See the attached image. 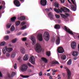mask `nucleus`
Listing matches in <instances>:
<instances>
[{
  "label": "nucleus",
  "mask_w": 79,
  "mask_h": 79,
  "mask_svg": "<svg viewBox=\"0 0 79 79\" xmlns=\"http://www.w3.org/2000/svg\"><path fill=\"white\" fill-rule=\"evenodd\" d=\"M54 10L55 12L57 13H61L62 11H63V12H64V13H66L67 11H68V12H69V10L67 8H66L65 7H64V8L61 7L60 9L54 8Z\"/></svg>",
  "instance_id": "f257e3e1"
},
{
  "label": "nucleus",
  "mask_w": 79,
  "mask_h": 79,
  "mask_svg": "<svg viewBox=\"0 0 79 79\" xmlns=\"http://www.w3.org/2000/svg\"><path fill=\"white\" fill-rule=\"evenodd\" d=\"M35 50L37 53H40L42 50V48L40 47V46L39 44L37 43L35 47Z\"/></svg>",
  "instance_id": "f03ea898"
},
{
  "label": "nucleus",
  "mask_w": 79,
  "mask_h": 79,
  "mask_svg": "<svg viewBox=\"0 0 79 79\" xmlns=\"http://www.w3.org/2000/svg\"><path fill=\"white\" fill-rule=\"evenodd\" d=\"M43 36L44 39L46 41H48V40L50 39V34H49V33L47 32L44 33Z\"/></svg>",
  "instance_id": "7ed1b4c3"
},
{
  "label": "nucleus",
  "mask_w": 79,
  "mask_h": 79,
  "mask_svg": "<svg viewBox=\"0 0 79 79\" xmlns=\"http://www.w3.org/2000/svg\"><path fill=\"white\" fill-rule=\"evenodd\" d=\"M65 69L67 71V79H71V73L70 70H69L68 68H67V67H65Z\"/></svg>",
  "instance_id": "20e7f679"
},
{
  "label": "nucleus",
  "mask_w": 79,
  "mask_h": 79,
  "mask_svg": "<svg viewBox=\"0 0 79 79\" xmlns=\"http://www.w3.org/2000/svg\"><path fill=\"white\" fill-rule=\"evenodd\" d=\"M64 30L67 32V33H69L71 35H74V33L72 31L70 30V29L68 28L66 26H64Z\"/></svg>",
  "instance_id": "39448f33"
},
{
  "label": "nucleus",
  "mask_w": 79,
  "mask_h": 79,
  "mask_svg": "<svg viewBox=\"0 0 79 79\" xmlns=\"http://www.w3.org/2000/svg\"><path fill=\"white\" fill-rule=\"evenodd\" d=\"M28 69V67L27 66H26L25 65H23L22 66L20 67V70L22 72H24L27 71V70Z\"/></svg>",
  "instance_id": "423d86ee"
},
{
  "label": "nucleus",
  "mask_w": 79,
  "mask_h": 79,
  "mask_svg": "<svg viewBox=\"0 0 79 79\" xmlns=\"http://www.w3.org/2000/svg\"><path fill=\"white\" fill-rule=\"evenodd\" d=\"M47 3V2L46 0H41L40 1V4L43 6H45Z\"/></svg>",
  "instance_id": "0eeeda50"
},
{
  "label": "nucleus",
  "mask_w": 79,
  "mask_h": 79,
  "mask_svg": "<svg viewBox=\"0 0 79 79\" xmlns=\"http://www.w3.org/2000/svg\"><path fill=\"white\" fill-rule=\"evenodd\" d=\"M57 52L59 53H63L64 51L62 47H59L57 48Z\"/></svg>",
  "instance_id": "6e6552de"
},
{
  "label": "nucleus",
  "mask_w": 79,
  "mask_h": 79,
  "mask_svg": "<svg viewBox=\"0 0 79 79\" xmlns=\"http://www.w3.org/2000/svg\"><path fill=\"white\" fill-rule=\"evenodd\" d=\"M30 62H31L33 64H35V58L34 57L32 56L29 59Z\"/></svg>",
  "instance_id": "1a4fd4ad"
},
{
  "label": "nucleus",
  "mask_w": 79,
  "mask_h": 79,
  "mask_svg": "<svg viewBox=\"0 0 79 79\" xmlns=\"http://www.w3.org/2000/svg\"><path fill=\"white\" fill-rule=\"evenodd\" d=\"M14 5H15L16 6H19L20 5H21V4H20V2H19V1L18 0H15V1H14Z\"/></svg>",
  "instance_id": "9d476101"
},
{
  "label": "nucleus",
  "mask_w": 79,
  "mask_h": 79,
  "mask_svg": "<svg viewBox=\"0 0 79 79\" xmlns=\"http://www.w3.org/2000/svg\"><path fill=\"white\" fill-rule=\"evenodd\" d=\"M31 40L32 41V45H35L36 42V39L34 36H31Z\"/></svg>",
  "instance_id": "9b49d317"
},
{
  "label": "nucleus",
  "mask_w": 79,
  "mask_h": 79,
  "mask_svg": "<svg viewBox=\"0 0 79 79\" xmlns=\"http://www.w3.org/2000/svg\"><path fill=\"white\" fill-rule=\"evenodd\" d=\"M51 64L52 66H55V64H59V62L56 60H54L52 61L51 62Z\"/></svg>",
  "instance_id": "f8f14e48"
},
{
  "label": "nucleus",
  "mask_w": 79,
  "mask_h": 79,
  "mask_svg": "<svg viewBox=\"0 0 79 79\" xmlns=\"http://www.w3.org/2000/svg\"><path fill=\"white\" fill-rule=\"evenodd\" d=\"M37 38L40 41H42L43 40V37H42V35L40 34L38 35Z\"/></svg>",
  "instance_id": "ddd939ff"
},
{
  "label": "nucleus",
  "mask_w": 79,
  "mask_h": 79,
  "mask_svg": "<svg viewBox=\"0 0 79 79\" xmlns=\"http://www.w3.org/2000/svg\"><path fill=\"white\" fill-rule=\"evenodd\" d=\"M76 43L74 42H73L71 44V47L73 49H75L76 48Z\"/></svg>",
  "instance_id": "4468645a"
},
{
  "label": "nucleus",
  "mask_w": 79,
  "mask_h": 79,
  "mask_svg": "<svg viewBox=\"0 0 79 79\" xmlns=\"http://www.w3.org/2000/svg\"><path fill=\"white\" fill-rule=\"evenodd\" d=\"M60 43V37H57L56 39V45H59V44Z\"/></svg>",
  "instance_id": "2eb2a0df"
},
{
  "label": "nucleus",
  "mask_w": 79,
  "mask_h": 79,
  "mask_svg": "<svg viewBox=\"0 0 79 79\" xmlns=\"http://www.w3.org/2000/svg\"><path fill=\"white\" fill-rule=\"evenodd\" d=\"M48 16H49L50 19H53V15L52 13L50 12L48 13Z\"/></svg>",
  "instance_id": "dca6fc26"
},
{
  "label": "nucleus",
  "mask_w": 79,
  "mask_h": 79,
  "mask_svg": "<svg viewBox=\"0 0 79 79\" xmlns=\"http://www.w3.org/2000/svg\"><path fill=\"white\" fill-rule=\"evenodd\" d=\"M29 59V56L28 55H25L24 56L23 59L24 61H27Z\"/></svg>",
  "instance_id": "f3484780"
},
{
  "label": "nucleus",
  "mask_w": 79,
  "mask_h": 79,
  "mask_svg": "<svg viewBox=\"0 0 79 79\" xmlns=\"http://www.w3.org/2000/svg\"><path fill=\"white\" fill-rule=\"evenodd\" d=\"M78 52H73V53L72 54V55L73 56H77L78 55Z\"/></svg>",
  "instance_id": "a211bd4d"
},
{
  "label": "nucleus",
  "mask_w": 79,
  "mask_h": 79,
  "mask_svg": "<svg viewBox=\"0 0 79 79\" xmlns=\"http://www.w3.org/2000/svg\"><path fill=\"white\" fill-rule=\"evenodd\" d=\"M20 52L24 54V53H25V52H26V50L24 48H22L21 49Z\"/></svg>",
  "instance_id": "6ab92c4d"
},
{
  "label": "nucleus",
  "mask_w": 79,
  "mask_h": 79,
  "mask_svg": "<svg viewBox=\"0 0 79 79\" xmlns=\"http://www.w3.org/2000/svg\"><path fill=\"white\" fill-rule=\"evenodd\" d=\"M41 60L43 61H44L45 63H47V61H48L47 59L44 57L41 58Z\"/></svg>",
  "instance_id": "aec40b11"
},
{
  "label": "nucleus",
  "mask_w": 79,
  "mask_h": 79,
  "mask_svg": "<svg viewBox=\"0 0 79 79\" xmlns=\"http://www.w3.org/2000/svg\"><path fill=\"white\" fill-rule=\"evenodd\" d=\"M67 65H71L72 64V60L69 59L67 62Z\"/></svg>",
  "instance_id": "412c9836"
},
{
  "label": "nucleus",
  "mask_w": 79,
  "mask_h": 79,
  "mask_svg": "<svg viewBox=\"0 0 79 79\" xmlns=\"http://www.w3.org/2000/svg\"><path fill=\"white\" fill-rule=\"evenodd\" d=\"M71 8L73 11H76V8L75 7V6L72 5Z\"/></svg>",
  "instance_id": "4be33fe9"
},
{
  "label": "nucleus",
  "mask_w": 79,
  "mask_h": 79,
  "mask_svg": "<svg viewBox=\"0 0 79 79\" xmlns=\"http://www.w3.org/2000/svg\"><path fill=\"white\" fill-rule=\"evenodd\" d=\"M6 50H7V51L8 52H11L12 50H13V48H7V47H6Z\"/></svg>",
  "instance_id": "5701e85b"
},
{
  "label": "nucleus",
  "mask_w": 79,
  "mask_h": 79,
  "mask_svg": "<svg viewBox=\"0 0 79 79\" xmlns=\"http://www.w3.org/2000/svg\"><path fill=\"white\" fill-rule=\"evenodd\" d=\"M7 51L6 50V47H4L2 49V53L5 54Z\"/></svg>",
  "instance_id": "b1692460"
},
{
  "label": "nucleus",
  "mask_w": 79,
  "mask_h": 79,
  "mask_svg": "<svg viewBox=\"0 0 79 79\" xmlns=\"http://www.w3.org/2000/svg\"><path fill=\"white\" fill-rule=\"evenodd\" d=\"M15 56L16 53H15V52H13L11 54V57L12 58H14L15 57Z\"/></svg>",
  "instance_id": "393cba45"
},
{
  "label": "nucleus",
  "mask_w": 79,
  "mask_h": 79,
  "mask_svg": "<svg viewBox=\"0 0 79 79\" xmlns=\"http://www.w3.org/2000/svg\"><path fill=\"white\" fill-rule=\"evenodd\" d=\"M61 58L62 60H66V56L65 55H63L61 56Z\"/></svg>",
  "instance_id": "a878e982"
},
{
  "label": "nucleus",
  "mask_w": 79,
  "mask_h": 79,
  "mask_svg": "<svg viewBox=\"0 0 79 79\" xmlns=\"http://www.w3.org/2000/svg\"><path fill=\"white\" fill-rule=\"evenodd\" d=\"M16 18L15 17H13L11 19V22H15V20L16 19Z\"/></svg>",
  "instance_id": "bb28decb"
},
{
  "label": "nucleus",
  "mask_w": 79,
  "mask_h": 79,
  "mask_svg": "<svg viewBox=\"0 0 79 79\" xmlns=\"http://www.w3.org/2000/svg\"><path fill=\"white\" fill-rule=\"evenodd\" d=\"M54 27L55 29H59L60 28V26L59 25H55Z\"/></svg>",
  "instance_id": "cd10ccee"
},
{
  "label": "nucleus",
  "mask_w": 79,
  "mask_h": 79,
  "mask_svg": "<svg viewBox=\"0 0 79 79\" xmlns=\"http://www.w3.org/2000/svg\"><path fill=\"white\" fill-rule=\"evenodd\" d=\"M25 17L22 16L20 17L19 19L20 21H23V20L25 19Z\"/></svg>",
  "instance_id": "c85d7f7f"
},
{
  "label": "nucleus",
  "mask_w": 79,
  "mask_h": 79,
  "mask_svg": "<svg viewBox=\"0 0 79 79\" xmlns=\"http://www.w3.org/2000/svg\"><path fill=\"white\" fill-rule=\"evenodd\" d=\"M60 15L63 18H64V19H66L67 18V16L65 15L62 14H60Z\"/></svg>",
  "instance_id": "c756f323"
},
{
  "label": "nucleus",
  "mask_w": 79,
  "mask_h": 79,
  "mask_svg": "<svg viewBox=\"0 0 79 79\" xmlns=\"http://www.w3.org/2000/svg\"><path fill=\"white\" fill-rule=\"evenodd\" d=\"M4 40H8L9 39V36L8 35H6L4 37Z\"/></svg>",
  "instance_id": "7c9ffc66"
},
{
  "label": "nucleus",
  "mask_w": 79,
  "mask_h": 79,
  "mask_svg": "<svg viewBox=\"0 0 79 79\" xmlns=\"http://www.w3.org/2000/svg\"><path fill=\"white\" fill-rule=\"evenodd\" d=\"M5 45V42L3 41L0 44V46H4Z\"/></svg>",
  "instance_id": "2f4dec72"
},
{
  "label": "nucleus",
  "mask_w": 79,
  "mask_h": 79,
  "mask_svg": "<svg viewBox=\"0 0 79 79\" xmlns=\"http://www.w3.org/2000/svg\"><path fill=\"white\" fill-rule=\"evenodd\" d=\"M15 27L14 26H12L10 28V30L11 31H13L15 29Z\"/></svg>",
  "instance_id": "473e14b6"
},
{
  "label": "nucleus",
  "mask_w": 79,
  "mask_h": 79,
  "mask_svg": "<svg viewBox=\"0 0 79 79\" xmlns=\"http://www.w3.org/2000/svg\"><path fill=\"white\" fill-rule=\"evenodd\" d=\"M21 76L22 77H23V78H27V77H29V76H24L23 75H21Z\"/></svg>",
  "instance_id": "72a5a7b5"
},
{
  "label": "nucleus",
  "mask_w": 79,
  "mask_h": 79,
  "mask_svg": "<svg viewBox=\"0 0 79 79\" xmlns=\"http://www.w3.org/2000/svg\"><path fill=\"white\" fill-rule=\"evenodd\" d=\"M17 41V38H15L13 39L12 40V42L13 43H15Z\"/></svg>",
  "instance_id": "f704fd0d"
},
{
  "label": "nucleus",
  "mask_w": 79,
  "mask_h": 79,
  "mask_svg": "<svg viewBox=\"0 0 79 79\" xmlns=\"http://www.w3.org/2000/svg\"><path fill=\"white\" fill-rule=\"evenodd\" d=\"M20 21H17L15 23V24L16 26H19V25L20 24Z\"/></svg>",
  "instance_id": "c9c22d12"
},
{
  "label": "nucleus",
  "mask_w": 79,
  "mask_h": 79,
  "mask_svg": "<svg viewBox=\"0 0 79 79\" xmlns=\"http://www.w3.org/2000/svg\"><path fill=\"white\" fill-rule=\"evenodd\" d=\"M54 6L55 7H56L57 8H58V7H59L58 4L56 3H54Z\"/></svg>",
  "instance_id": "e433bc0d"
},
{
  "label": "nucleus",
  "mask_w": 79,
  "mask_h": 79,
  "mask_svg": "<svg viewBox=\"0 0 79 79\" xmlns=\"http://www.w3.org/2000/svg\"><path fill=\"white\" fill-rule=\"evenodd\" d=\"M26 27H27V26L26 25H24L21 27V29L22 30H23V29H26Z\"/></svg>",
  "instance_id": "4c0bfd02"
},
{
  "label": "nucleus",
  "mask_w": 79,
  "mask_h": 79,
  "mask_svg": "<svg viewBox=\"0 0 79 79\" xmlns=\"http://www.w3.org/2000/svg\"><path fill=\"white\" fill-rule=\"evenodd\" d=\"M27 65H28V66L30 67H32V68H34V66L32 65H31V64H30L29 63H28L27 64Z\"/></svg>",
  "instance_id": "58836bf2"
},
{
  "label": "nucleus",
  "mask_w": 79,
  "mask_h": 79,
  "mask_svg": "<svg viewBox=\"0 0 79 79\" xmlns=\"http://www.w3.org/2000/svg\"><path fill=\"white\" fill-rule=\"evenodd\" d=\"M46 55L47 56H50V52H47Z\"/></svg>",
  "instance_id": "ea45409f"
},
{
  "label": "nucleus",
  "mask_w": 79,
  "mask_h": 79,
  "mask_svg": "<svg viewBox=\"0 0 79 79\" xmlns=\"http://www.w3.org/2000/svg\"><path fill=\"white\" fill-rule=\"evenodd\" d=\"M74 0L75 1V0H71V1L72 2V3H73V4L74 5H75V6L76 7L77 6H76V4H75V3H74Z\"/></svg>",
  "instance_id": "a19ab883"
},
{
  "label": "nucleus",
  "mask_w": 79,
  "mask_h": 79,
  "mask_svg": "<svg viewBox=\"0 0 79 79\" xmlns=\"http://www.w3.org/2000/svg\"><path fill=\"white\" fill-rule=\"evenodd\" d=\"M11 24H7V28H10V27H11Z\"/></svg>",
  "instance_id": "79ce46f5"
},
{
  "label": "nucleus",
  "mask_w": 79,
  "mask_h": 79,
  "mask_svg": "<svg viewBox=\"0 0 79 79\" xmlns=\"http://www.w3.org/2000/svg\"><path fill=\"white\" fill-rule=\"evenodd\" d=\"M45 11H46L47 13H48L49 11H50V9L48 8H47L45 9Z\"/></svg>",
  "instance_id": "37998d69"
},
{
  "label": "nucleus",
  "mask_w": 79,
  "mask_h": 79,
  "mask_svg": "<svg viewBox=\"0 0 79 79\" xmlns=\"http://www.w3.org/2000/svg\"><path fill=\"white\" fill-rule=\"evenodd\" d=\"M14 69H16L17 68V64H15L14 66Z\"/></svg>",
  "instance_id": "c03bdc74"
},
{
  "label": "nucleus",
  "mask_w": 79,
  "mask_h": 79,
  "mask_svg": "<svg viewBox=\"0 0 79 79\" xmlns=\"http://www.w3.org/2000/svg\"><path fill=\"white\" fill-rule=\"evenodd\" d=\"M27 40V38L24 37L22 39L23 41H26Z\"/></svg>",
  "instance_id": "a18cd8bd"
},
{
  "label": "nucleus",
  "mask_w": 79,
  "mask_h": 79,
  "mask_svg": "<svg viewBox=\"0 0 79 79\" xmlns=\"http://www.w3.org/2000/svg\"><path fill=\"white\" fill-rule=\"evenodd\" d=\"M18 61H19V62H21V61H22V60H21V57H19L18 58Z\"/></svg>",
  "instance_id": "49530a36"
},
{
  "label": "nucleus",
  "mask_w": 79,
  "mask_h": 79,
  "mask_svg": "<svg viewBox=\"0 0 79 79\" xmlns=\"http://www.w3.org/2000/svg\"><path fill=\"white\" fill-rule=\"evenodd\" d=\"M39 75L40 76H42V72H40Z\"/></svg>",
  "instance_id": "de8ad7c7"
},
{
  "label": "nucleus",
  "mask_w": 79,
  "mask_h": 79,
  "mask_svg": "<svg viewBox=\"0 0 79 79\" xmlns=\"http://www.w3.org/2000/svg\"><path fill=\"white\" fill-rule=\"evenodd\" d=\"M55 16L56 18H57V19L59 18L60 17V15H55Z\"/></svg>",
  "instance_id": "09e8293b"
},
{
  "label": "nucleus",
  "mask_w": 79,
  "mask_h": 79,
  "mask_svg": "<svg viewBox=\"0 0 79 79\" xmlns=\"http://www.w3.org/2000/svg\"><path fill=\"white\" fill-rule=\"evenodd\" d=\"M15 72H12V74H11V76H15Z\"/></svg>",
  "instance_id": "8fccbe9b"
},
{
  "label": "nucleus",
  "mask_w": 79,
  "mask_h": 79,
  "mask_svg": "<svg viewBox=\"0 0 79 79\" xmlns=\"http://www.w3.org/2000/svg\"><path fill=\"white\" fill-rule=\"evenodd\" d=\"M10 54L9 53H7L6 54V56H7V57H9L10 56Z\"/></svg>",
  "instance_id": "3c124183"
},
{
  "label": "nucleus",
  "mask_w": 79,
  "mask_h": 79,
  "mask_svg": "<svg viewBox=\"0 0 79 79\" xmlns=\"http://www.w3.org/2000/svg\"><path fill=\"white\" fill-rule=\"evenodd\" d=\"M26 24L25 22H22L21 24L22 26H23V25H24V24Z\"/></svg>",
  "instance_id": "603ef678"
},
{
  "label": "nucleus",
  "mask_w": 79,
  "mask_h": 79,
  "mask_svg": "<svg viewBox=\"0 0 79 79\" xmlns=\"http://www.w3.org/2000/svg\"><path fill=\"white\" fill-rule=\"evenodd\" d=\"M27 35V33H25L23 34L22 35L23 36H26V35Z\"/></svg>",
  "instance_id": "864d4df0"
},
{
  "label": "nucleus",
  "mask_w": 79,
  "mask_h": 79,
  "mask_svg": "<svg viewBox=\"0 0 79 79\" xmlns=\"http://www.w3.org/2000/svg\"><path fill=\"white\" fill-rule=\"evenodd\" d=\"M61 3H64V0H60Z\"/></svg>",
  "instance_id": "5fc2aeb1"
},
{
  "label": "nucleus",
  "mask_w": 79,
  "mask_h": 79,
  "mask_svg": "<svg viewBox=\"0 0 79 79\" xmlns=\"http://www.w3.org/2000/svg\"><path fill=\"white\" fill-rule=\"evenodd\" d=\"M55 37H53L52 38V41L53 42V41H55Z\"/></svg>",
  "instance_id": "6e6d98bb"
},
{
  "label": "nucleus",
  "mask_w": 79,
  "mask_h": 79,
  "mask_svg": "<svg viewBox=\"0 0 79 79\" xmlns=\"http://www.w3.org/2000/svg\"><path fill=\"white\" fill-rule=\"evenodd\" d=\"M21 32H19L17 34V35H21Z\"/></svg>",
  "instance_id": "4d7b16f0"
},
{
  "label": "nucleus",
  "mask_w": 79,
  "mask_h": 79,
  "mask_svg": "<svg viewBox=\"0 0 79 79\" xmlns=\"http://www.w3.org/2000/svg\"><path fill=\"white\" fill-rule=\"evenodd\" d=\"M7 76H8V77H11V76L10 75L9 73L7 74Z\"/></svg>",
  "instance_id": "13d9d810"
},
{
  "label": "nucleus",
  "mask_w": 79,
  "mask_h": 79,
  "mask_svg": "<svg viewBox=\"0 0 79 79\" xmlns=\"http://www.w3.org/2000/svg\"><path fill=\"white\" fill-rule=\"evenodd\" d=\"M28 72H29V73H32V70L30 69L28 70Z\"/></svg>",
  "instance_id": "bf43d9fd"
},
{
  "label": "nucleus",
  "mask_w": 79,
  "mask_h": 79,
  "mask_svg": "<svg viewBox=\"0 0 79 79\" xmlns=\"http://www.w3.org/2000/svg\"><path fill=\"white\" fill-rule=\"evenodd\" d=\"M47 76H50V74L49 73H48L47 74Z\"/></svg>",
  "instance_id": "052dcab7"
},
{
  "label": "nucleus",
  "mask_w": 79,
  "mask_h": 79,
  "mask_svg": "<svg viewBox=\"0 0 79 79\" xmlns=\"http://www.w3.org/2000/svg\"><path fill=\"white\" fill-rule=\"evenodd\" d=\"M2 8H3V6L1 5L0 6V10H2Z\"/></svg>",
  "instance_id": "680f3d73"
},
{
  "label": "nucleus",
  "mask_w": 79,
  "mask_h": 79,
  "mask_svg": "<svg viewBox=\"0 0 79 79\" xmlns=\"http://www.w3.org/2000/svg\"><path fill=\"white\" fill-rule=\"evenodd\" d=\"M65 14L66 15H67V16H69V14L67 13H65Z\"/></svg>",
  "instance_id": "e2e57ef3"
},
{
  "label": "nucleus",
  "mask_w": 79,
  "mask_h": 79,
  "mask_svg": "<svg viewBox=\"0 0 79 79\" xmlns=\"http://www.w3.org/2000/svg\"><path fill=\"white\" fill-rule=\"evenodd\" d=\"M10 31H7V34H10Z\"/></svg>",
  "instance_id": "0e129e2a"
},
{
  "label": "nucleus",
  "mask_w": 79,
  "mask_h": 79,
  "mask_svg": "<svg viewBox=\"0 0 79 79\" xmlns=\"http://www.w3.org/2000/svg\"><path fill=\"white\" fill-rule=\"evenodd\" d=\"M0 77H2V74L1 73V72H0Z\"/></svg>",
  "instance_id": "69168bd1"
},
{
  "label": "nucleus",
  "mask_w": 79,
  "mask_h": 79,
  "mask_svg": "<svg viewBox=\"0 0 79 79\" xmlns=\"http://www.w3.org/2000/svg\"><path fill=\"white\" fill-rule=\"evenodd\" d=\"M20 1L21 2H24V0H20Z\"/></svg>",
  "instance_id": "338daca9"
},
{
  "label": "nucleus",
  "mask_w": 79,
  "mask_h": 79,
  "mask_svg": "<svg viewBox=\"0 0 79 79\" xmlns=\"http://www.w3.org/2000/svg\"><path fill=\"white\" fill-rule=\"evenodd\" d=\"M52 76H50V77H49V79H52Z\"/></svg>",
  "instance_id": "774afa93"
}]
</instances>
